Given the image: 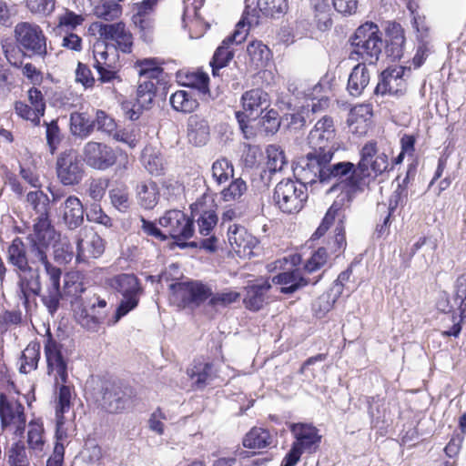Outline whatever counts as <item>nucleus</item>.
Returning <instances> with one entry per match:
<instances>
[{
	"label": "nucleus",
	"mask_w": 466,
	"mask_h": 466,
	"mask_svg": "<svg viewBox=\"0 0 466 466\" xmlns=\"http://www.w3.org/2000/svg\"><path fill=\"white\" fill-rule=\"evenodd\" d=\"M243 117L256 119L269 106L268 94L259 88L245 92L241 97Z\"/></svg>",
	"instance_id": "obj_24"
},
{
	"label": "nucleus",
	"mask_w": 466,
	"mask_h": 466,
	"mask_svg": "<svg viewBox=\"0 0 466 466\" xmlns=\"http://www.w3.org/2000/svg\"><path fill=\"white\" fill-rule=\"evenodd\" d=\"M71 397L72 394L70 388L64 385L63 383L60 386L58 391L56 416H64V414L69 410L71 405Z\"/></svg>",
	"instance_id": "obj_56"
},
{
	"label": "nucleus",
	"mask_w": 466,
	"mask_h": 466,
	"mask_svg": "<svg viewBox=\"0 0 466 466\" xmlns=\"http://www.w3.org/2000/svg\"><path fill=\"white\" fill-rule=\"evenodd\" d=\"M308 141L311 150L299 158L293 167L295 173L297 169H304L303 164L307 163L305 160H322V163L331 161L334 153L339 147L336 139L333 120L326 116L319 120L309 132Z\"/></svg>",
	"instance_id": "obj_3"
},
{
	"label": "nucleus",
	"mask_w": 466,
	"mask_h": 466,
	"mask_svg": "<svg viewBox=\"0 0 466 466\" xmlns=\"http://www.w3.org/2000/svg\"><path fill=\"white\" fill-rule=\"evenodd\" d=\"M107 302L96 295L89 299L86 305L76 312L78 323L87 330L97 331L106 318Z\"/></svg>",
	"instance_id": "obj_12"
},
{
	"label": "nucleus",
	"mask_w": 466,
	"mask_h": 466,
	"mask_svg": "<svg viewBox=\"0 0 466 466\" xmlns=\"http://www.w3.org/2000/svg\"><path fill=\"white\" fill-rule=\"evenodd\" d=\"M84 207L80 199L69 196L59 207L60 217L69 229H75L84 222Z\"/></svg>",
	"instance_id": "obj_26"
},
{
	"label": "nucleus",
	"mask_w": 466,
	"mask_h": 466,
	"mask_svg": "<svg viewBox=\"0 0 466 466\" xmlns=\"http://www.w3.org/2000/svg\"><path fill=\"white\" fill-rule=\"evenodd\" d=\"M45 354L49 374H54L56 383H66L67 380V364L65 360L61 345L49 337L45 344Z\"/></svg>",
	"instance_id": "obj_22"
},
{
	"label": "nucleus",
	"mask_w": 466,
	"mask_h": 466,
	"mask_svg": "<svg viewBox=\"0 0 466 466\" xmlns=\"http://www.w3.org/2000/svg\"><path fill=\"white\" fill-rule=\"evenodd\" d=\"M83 158L88 167L106 170L115 165L116 155L115 150L106 144L89 141L84 146Z\"/></svg>",
	"instance_id": "obj_13"
},
{
	"label": "nucleus",
	"mask_w": 466,
	"mask_h": 466,
	"mask_svg": "<svg viewBox=\"0 0 466 466\" xmlns=\"http://www.w3.org/2000/svg\"><path fill=\"white\" fill-rule=\"evenodd\" d=\"M209 298V306L213 308L227 307L236 302L240 298V294L236 291L218 292L212 294Z\"/></svg>",
	"instance_id": "obj_54"
},
{
	"label": "nucleus",
	"mask_w": 466,
	"mask_h": 466,
	"mask_svg": "<svg viewBox=\"0 0 466 466\" xmlns=\"http://www.w3.org/2000/svg\"><path fill=\"white\" fill-rule=\"evenodd\" d=\"M311 6L315 12V20L320 30H326L332 25L329 17L330 7L328 0H311Z\"/></svg>",
	"instance_id": "obj_44"
},
{
	"label": "nucleus",
	"mask_w": 466,
	"mask_h": 466,
	"mask_svg": "<svg viewBox=\"0 0 466 466\" xmlns=\"http://www.w3.org/2000/svg\"><path fill=\"white\" fill-rule=\"evenodd\" d=\"M247 36V32H241L239 29H236L235 32L226 37L221 45L216 49L213 57L210 61V66L212 67V75L214 76H219V70L228 65V63L234 57V50L232 45L241 44Z\"/></svg>",
	"instance_id": "obj_19"
},
{
	"label": "nucleus",
	"mask_w": 466,
	"mask_h": 466,
	"mask_svg": "<svg viewBox=\"0 0 466 466\" xmlns=\"http://www.w3.org/2000/svg\"><path fill=\"white\" fill-rule=\"evenodd\" d=\"M218 216L214 210L203 211L198 218V230L203 236H208L217 225Z\"/></svg>",
	"instance_id": "obj_53"
},
{
	"label": "nucleus",
	"mask_w": 466,
	"mask_h": 466,
	"mask_svg": "<svg viewBox=\"0 0 466 466\" xmlns=\"http://www.w3.org/2000/svg\"><path fill=\"white\" fill-rule=\"evenodd\" d=\"M3 53L9 62V64L15 67H21L23 66V58L27 56V54L15 42L6 39L2 42Z\"/></svg>",
	"instance_id": "obj_45"
},
{
	"label": "nucleus",
	"mask_w": 466,
	"mask_h": 466,
	"mask_svg": "<svg viewBox=\"0 0 466 466\" xmlns=\"http://www.w3.org/2000/svg\"><path fill=\"white\" fill-rule=\"evenodd\" d=\"M55 238L33 231L27 239V247L20 238H15L7 248V261L20 277L23 293L25 289L35 295L42 290L40 271L43 268L48 277L46 293L43 295L42 301L51 314L59 307L62 298L60 290V279L62 271L54 266L48 259L49 246Z\"/></svg>",
	"instance_id": "obj_1"
},
{
	"label": "nucleus",
	"mask_w": 466,
	"mask_h": 466,
	"mask_svg": "<svg viewBox=\"0 0 466 466\" xmlns=\"http://www.w3.org/2000/svg\"><path fill=\"white\" fill-rule=\"evenodd\" d=\"M290 431L296 439L293 444L303 452H313L319 447L321 436L314 426L296 423L290 426Z\"/></svg>",
	"instance_id": "obj_25"
},
{
	"label": "nucleus",
	"mask_w": 466,
	"mask_h": 466,
	"mask_svg": "<svg viewBox=\"0 0 466 466\" xmlns=\"http://www.w3.org/2000/svg\"><path fill=\"white\" fill-rule=\"evenodd\" d=\"M171 300L181 308L199 307L211 295V289L200 281H177L169 287Z\"/></svg>",
	"instance_id": "obj_8"
},
{
	"label": "nucleus",
	"mask_w": 466,
	"mask_h": 466,
	"mask_svg": "<svg viewBox=\"0 0 466 466\" xmlns=\"http://www.w3.org/2000/svg\"><path fill=\"white\" fill-rule=\"evenodd\" d=\"M189 82L187 84V86L196 89L198 93L207 98L209 96L208 81L209 77L206 73L198 72L187 76Z\"/></svg>",
	"instance_id": "obj_52"
},
{
	"label": "nucleus",
	"mask_w": 466,
	"mask_h": 466,
	"mask_svg": "<svg viewBox=\"0 0 466 466\" xmlns=\"http://www.w3.org/2000/svg\"><path fill=\"white\" fill-rule=\"evenodd\" d=\"M167 237L174 239H188L193 236V222L182 211H167L158 220Z\"/></svg>",
	"instance_id": "obj_11"
},
{
	"label": "nucleus",
	"mask_w": 466,
	"mask_h": 466,
	"mask_svg": "<svg viewBox=\"0 0 466 466\" xmlns=\"http://www.w3.org/2000/svg\"><path fill=\"white\" fill-rule=\"evenodd\" d=\"M170 104L176 111L191 113L198 106L193 90H178L170 96Z\"/></svg>",
	"instance_id": "obj_34"
},
{
	"label": "nucleus",
	"mask_w": 466,
	"mask_h": 466,
	"mask_svg": "<svg viewBox=\"0 0 466 466\" xmlns=\"http://www.w3.org/2000/svg\"><path fill=\"white\" fill-rule=\"evenodd\" d=\"M294 176L296 180H281L274 189L273 201L286 214H295L302 209L308 199L306 185L314 183L303 181L295 172Z\"/></svg>",
	"instance_id": "obj_6"
},
{
	"label": "nucleus",
	"mask_w": 466,
	"mask_h": 466,
	"mask_svg": "<svg viewBox=\"0 0 466 466\" xmlns=\"http://www.w3.org/2000/svg\"><path fill=\"white\" fill-rule=\"evenodd\" d=\"M259 11L266 16L279 18L289 9L288 0H258Z\"/></svg>",
	"instance_id": "obj_42"
},
{
	"label": "nucleus",
	"mask_w": 466,
	"mask_h": 466,
	"mask_svg": "<svg viewBox=\"0 0 466 466\" xmlns=\"http://www.w3.org/2000/svg\"><path fill=\"white\" fill-rule=\"evenodd\" d=\"M122 11L121 5L115 0H99L94 8L95 15L106 21L117 19Z\"/></svg>",
	"instance_id": "obj_37"
},
{
	"label": "nucleus",
	"mask_w": 466,
	"mask_h": 466,
	"mask_svg": "<svg viewBox=\"0 0 466 466\" xmlns=\"http://www.w3.org/2000/svg\"><path fill=\"white\" fill-rule=\"evenodd\" d=\"M109 285L122 296L114 317L107 322V325L111 326L137 307L143 289L139 279L134 274L128 273L114 276L109 279Z\"/></svg>",
	"instance_id": "obj_5"
},
{
	"label": "nucleus",
	"mask_w": 466,
	"mask_h": 466,
	"mask_svg": "<svg viewBox=\"0 0 466 466\" xmlns=\"http://www.w3.org/2000/svg\"><path fill=\"white\" fill-rule=\"evenodd\" d=\"M370 80V72L364 63H359L351 70L347 85V91L354 97L360 96Z\"/></svg>",
	"instance_id": "obj_28"
},
{
	"label": "nucleus",
	"mask_w": 466,
	"mask_h": 466,
	"mask_svg": "<svg viewBox=\"0 0 466 466\" xmlns=\"http://www.w3.org/2000/svg\"><path fill=\"white\" fill-rule=\"evenodd\" d=\"M26 201L28 207L34 210V216H35L33 218V231L55 238L56 230L51 226L48 218L50 203L48 196L41 190L30 191L26 195Z\"/></svg>",
	"instance_id": "obj_9"
},
{
	"label": "nucleus",
	"mask_w": 466,
	"mask_h": 466,
	"mask_svg": "<svg viewBox=\"0 0 466 466\" xmlns=\"http://www.w3.org/2000/svg\"><path fill=\"white\" fill-rule=\"evenodd\" d=\"M271 281L272 283L282 285L280 289L281 293H293L309 284V280L301 275L298 268L274 276Z\"/></svg>",
	"instance_id": "obj_31"
},
{
	"label": "nucleus",
	"mask_w": 466,
	"mask_h": 466,
	"mask_svg": "<svg viewBox=\"0 0 466 466\" xmlns=\"http://www.w3.org/2000/svg\"><path fill=\"white\" fill-rule=\"evenodd\" d=\"M408 198V189L403 185H397V187L393 191L390 201L389 206L386 208L385 204H379L378 209L380 211L388 210L387 216L383 218V224L379 226L377 230L380 234H383L386 231L388 225L390 224V219L392 212L399 207L404 204Z\"/></svg>",
	"instance_id": "obj_32"
},
{
	"label": "nucleus",
	"mask_w": 466,
	"mask_h": 466,
	"mask_svg": "<svg viewBox=\"0 0 466 466\" xmlns=\"http://www.w3.org/2000/svg\"><path fill=\"white\" fill-rule=\"evenodd\" d=\"M131 390L116 384H110L104 388L101 406L110 413H118L128 408L131 404Z\"/></svg>",
	"instance_id": "obj_20"
},
{
	"label": "nucleus",
	"mask_w": 466,
	"mask_h": 466,
	"mask_svg": "<svg viewBox=\"0 0 466 466\" xmlns=\"http://www.w3.org/2000/svg\"><path fill=\"white\" fill-rule=\"evenodd\" d=\"M187 373L193 385L199 390L204 389L208 385H211L217 380L224 381L220 376V369L212 362H206L200 360H194L192 365L187 369Z\"/></svg>",
	"instance_id": "obj_21"
},
{
	"label": "nucleus",
	"mask_w": 466,
	"mask_h": 466,
	"mask_svg": "<svg viewBox=\"0 0 466 466\" xmlns=\"http://www.w3.org/2000/svg\"><path fill=\"white\" fill-rule=\"evenodd\" d=\"M228 241L232 250L239 257L247 258L253 254L257 239L247 229L238 225H230L228 229Z\"/></svg>",
	"instance_id": "obj_23"
},
{
	"label": "nucleus",
	"mask_w": 466,
	"mask_h": 466,
	"mask_svg": "<svg viewBox=\"0 0 466 466\" xmlns=\"http://www.w3.org/2000/svg\"><path fill=\"white\" fill-rule=\"evenodd\" d=\"M271 289L269 279H257L246 287L244 304L253 311L259 310L268 300V292Z\"/></svg>",
	"instance_id": "obj_27"
},
{
	"label": "nucleus",
	"mask_w": 466,
	"mask_h": 466,
	"mask_svg": "<svg viewBox=\"0 0 466 466\" xmlns=\"http://www.w3.org/2000/svg\"><path fill=\"white\" fill-rule=\"evenodd\" d=\"M27 97L30 106L25 102L16 101L15 111L23 119L31 121L35 126H39L40 118L46 111L45 97L42 92L35 87H31L28 90Z\"/></svg>",
	"instance_id": "obj_18"
},
{
	"label": "nucleus",
	"mask_w": 466,
	"mask_h": 466,
	"mask_svg": "<svg viewBox=\"0 0 466 466\" xmlns=\"http://www.w3.org/2000/svg\"><path fill=\"white\" fill-rule=\"evenodd\" d=\"M40 357V345L38 343H30L23 350L21 357L20 372L28 373L37 368Z\"/></svg>",
	"instance_id": "obj_43"
},
{
	"label": "nucleus",
	"mask_w": 466,
	"mask_h": 466,
	"mask_svg": "<svg viewBox=\"0 0 466 466\" xmlns=\"http://www.w3.org/2000/svg\"><path fill=\"white\" fill-rule=\"evenodd\" d=\"M352 50L350 54L351 60H362L370 65L375 64L384 46L382 34L379 26L372 22L360 25L350 37Z\"/></svg>",
	"instance_id": "obj_4"
},
{
	"label": "nucleus",
	"mask_w": 466,
	"mask_h": 466,
	"mask_svg": "<svg viewBox=\"0 0 466 466\" xmlns=\"http://www.w3.org/2000/svg\"><path fill=\"white\" fill-rule=\"evenodd\" d=\"M453 302L457 305L460 320L466 318V276L457 278L454 283Z\"/></svg>",
	"instance_id": "obj_46"
},
{
	"label": "nucleus",
	"mask_w": 466,
	"mask_h": 466,
	"mask_svg": "<svg viewBox=\"0 0 466 466\" xmlns=\"http://www.w3.org/2000/svg\"><path fill=\"white\" fill-rule=\"evenodd\" d=\"M267 168L273 174L281 171L288 164L284 150L278 145H269L266 149Z\"/></svg>",
	"instance_id": "obj_41"
},
{
	"label": "nucleus",
	"mask_w": 466,
	"mask_h": 466,
	"mask_svg": "<svg viewBox=\"0 0 466 466\" xmlns=\"http://www.w3.org/2000/svg\"><path fill=\"white\" fill-rule=\"evenodd\" d=\"M14 36L28 57L37 56L44 59L48 55L47 38L40 25L20 22L15 26Z\"/></svg>",
	"instance_id": "obj_7"
},
{
	"label": "nucleus",
	"mask_w": 466,
	"mask_h": 466,
	"mask_svg": "<svg viewBox=\"0 0 466 466\" xmlns=\"http://www.w3.org/2000/svg\"><path fill=\"white\" fill-rule=\"evenodd\" d=\"M140 221L141 229L144 234L153 237L159 241H165L167 239L165 230L159 229L154 222L147 220L144 218H141Z\"/></svg>",
	"instance_id": "obj_63"
},
{
	"label": "nucleus",
	"mask_w": 466,
	"mask_h": 466,
	"mask_svg": "<svg viewBox=\"0 0 466 466\" xmlns=\"http://www.w3.org/2000/svg\"><path fill=\"white\" fill-rule=\"evenodd\" d=\"M132 21L134 25L139 29L144 39L147 41L150 38V34L155 26L154 15H133Z\"/></svg>",
	"instance_id": "obj_59"
},
{
	"label": "nucleus",
	"mask_w": 466,
	"mask_h": 466,
	"mask_svg": "<svg viewBox=\"0 0 466 466\" xmlns=\"http://www.w3.org/2000/svg\"><path fill=\"white\" fill-rule=\"evenodd\" d=\"M111 47L105 41L96 42L93 47L94 67L115 65L117 55L116 52L109 53Z\"/></svg>",
	"instance_id": "obj_40"
},
{
	"label": "nucleus",
	"mask_w": 466,
	"mask_h": 466,
	"mask_svg": "<svg viewBox=\"0 0 466 466\" xmlns=\"http://www.w3.org/2000/svg\"><path fill=\"white\" fill-rule=\"evenodd\" d=\"M273 436L263 428L254 427L244 437L243 445L248 449H264L271 446Z\"/></svg>",
	"instance_id": "obj_35"
},
{
	"label": "nucleus",
	"mask_w": 466,
	"mask_h": 466,
	"mask_svg": "<svg viewBox=\"0 0 466 466\" xmlns=\"http://www.w3.org/2000/svg\"><path fill=\"white\" fill-rule=\"evenodd\" d=\"M187 138L195 146L205 145L209 138L208 121L198 115L190 116L187 121Z\"/></svg>",
	"instance_id": "obj_30"
},
{
	"label": "nucleus",
	"mask_w": 466,
	"mask_h": 466,
	"mask_svg": "<svg viewBox=\"0 0 466 466\" xmlns=\"http://www.w3.org/2000/svg\"><path fill=\"white\" fill-rule=\"evenodd\" d=\"M405 38L402 34H397L386 46V52L393 59H400L403 55V44Z\"/></svg>",
	"instance_id": "obj_62"
},
{
	"label": "nucleus",
	"mask_w": 466,
	"mask_h": 466,
	"mask_svg": "<svg viewBox=\"0 0 466 466\" xmlns=\"http://www.w3.org/2000/svg\"><path fill=\"white\" fill-rule=\"evenodd\" d=\"M156 96V86L151 80H139L137 102L141 108H148Z\"/></svg>",
	"instance_id": "obj_47"
},
{
	"label": "nucleus",
	"mask_w": 466,
	"mask_h": 466,
	"mask_svg": "<svg viewBox=\"0 0 466 466\" xmlns=\"http://www.w3.org/2000/svg\"><path fill=\"white\" fill-rule=\"evenodd\" d=\"M306 161L304 169L296 170L300 179L305 182H334L329 191L341 189L348 196L363 192L371 177H377L389 168V157L384 152H379L375 141L363 145L357 165L350 161L334 164L315 159Z\"/></svg>",
	"instance_id": "obj_2"
},
{
	"label": "nucleus",
	"mask_w": 466,
	"mask_h": 466,
	"mask_svg": "<svg viewBox=\"0 0 466 466\" xmlns=\"http://www.w3.org/2000/svg\"><path fill=\"white\" fill-rule=\"evenodd\" d=\"M142 159L147 171L152 175H160L164 169L163 158L151 149L146 148Z\"/></svg>",
	"instance_id": "obj_49"
},
{
	"label": "nucleus",
	"mask_w": 466,
	"mask_h": 466,
	"mask_svg": "<svg viewBox=\"0 0 466 466\" xmlns=\"http://www.w3.org/2000/svg\"><path fill=\"white\" fill-rule=\"evenodd\" d=\"M135 68L139 76V80L158 79L163 73V68L157 58H144L136 61Z\"/></svg>",
	"instance_id": "obj_36"
},
{
	"label": "nucleus",
	"mask_w": 466,
	"mask_h": 466,
	"mask_svg": "<svg viewBox=\"0 0 466 466\" xmlns=\"http://www.w3.org/2000/svg\"><path fill=\"white\" fill-rule=\"evenodd\" d=\"M137 195L139 205L145 209H152L159 199L157 185L153 181H145L137 185Z\"/></svg>",
	"instance_id": "obj_33"
},
{
	"label": "nucleus",
	"mask_w": 466,
	"mask_h": 466,
	"mask_svg": "<svg viewBox=\"0 0 466 466\" xmlns=\"http://www.w3.org/2000/svg\"><path fill=\"white\" fill-rule=\"evenodd\" d=\"M56 172L64 185L78 184L84 176V168L76 152L69 150L62 153L56 161Z\"/></svg>",
	"instance_id": "obj_16"
},
{
	"label": "nucleus",
	"mask_w": 466,
	"mask_h": 466,
	"mask_svg": "<svg viewBox=\"0 0 466 466\" xmlns=\"http://www.w3.org/2000/svg\"><path fill=\"white\" fill-rule=\"evenodd\" d=\"M368 413L372 424H377L384 416L382 401L376 397H370L368 400Z\"/></svg>",
	"instance_id": "obj_60"
},
{
	"label": "nucleus",
	"mask_w": 466,
	"mask_h": 466,
	"mask_svg": "<svg viewBox=\"0 0 466 466\" xmlns=\"http://www.w3.org/2000/svg\"><path fill=\"white\" fill-rule=\"evenodd\" d=\"M26 6L33 14L50 15L56 7V0H26Z\"/></svg>",
	"instance_id": "obj_58"
},
{
	"label": "nucleus",
	"mask_w": 466,
	"mask_h": 466,
	"mask_svg": "<svg viewBox=\"0 0 466 466\" xmlns=\"http://www.w3.org/2000/svg\"><path fill=\"white\" fill-rule=\"evenodd\" d=\"M328 259V251L326 248H319L316 250L311 257L307 260L304 265V270L311 273L319 269L324 266Z\"/></svg>",
	"instance_id": "obj_55"
},
{
	"label": "nucleus",
	"mask_w": 466,
	"mask_h": 466,
	"mask_svg": "<svg viewBox=\"0 0 466 466\" xmlns=\"http://www.w3.org/2000/svg\"><path fill=\"white\" fill-rule=\"evenodd\" d=\"M247 188V184L243 179L236 178L221 191L222 198L225 201L239 199L246 193Z\"/></svg>",
	"instance_id": "obj_50"
},
{
	"label": "nucleus",
	"mask_w": 466,
	"mask_h": 466,
	"mask_svg": "<svg viewBox=\"0 0 466 466\" xmlns=\"http://www.w3.org/2000/svg\"><path fill=\"white\" fill-rule=\"evenodd\" d=\"M261 156L260 148L257 146H252L250 144H245L244 149L242 153V160L246 167H254L258 157Z\"/></svg>",
	"instance_id": "obj_64"
},
{
	"label": "nucleus",
	"mask_w": 466,
	"mask_h": 466,
	"mask_svg": "<svg viewBox=\"0 0 466 466\" xmlns=\"http://www.w3.org/2000/svg\"><path fill=\"white\" fill-rule=\"evenodd\" d=\"M346 247V238L342 221H339L335 229L334 239L329 243V249L331 253H340Z\"/></svg>",
	"instance_id": "obj_61"
},
{
	"label": "nucleus",
	"mask_w": 466,
	"mask_h": 466,
	"mask_svg": "<svg viewBox=\"0 0 466 466\" xmlns=\"http://www.w3.org/2000/svg\"><path fill=\"white\" fill-rule=\"evenodd\" d=\"M111 204L120 212H126L130 207L129 195L125 187H116L109 191Z\"/></svg>",
	"instance_id": "obj_51"
},
{
	"label": "nucleus",
	"mask_w": 466,
	"mask_h": 466,
	"mask_svg": "<svg viewBox=\"0 0 466 466\" xmlns=\"http://www.w3.org/2000/svg\"><path fill=\"white\" fill-rule=\"evenodd\" d=\"M86 16L87 15L85 11L79 10L75 12L68 7H63L56 15L57 24L55 30L59 33L73 32L84 24Z\"/></svg>",
	"instance_id": "obj_29"
},
{
	"label": "nucleus",
	"mask_w": 466,
	"mask_h": 466,
	"mask_svg": "<svg viewBox=\"0 0 466 466\" xmlns=\"http://www.w3.org/2000/svg\"><path fill=\"white\" fill-rule=\"evenodd\" d=\"M95 122V127L97 130L113 135L116 130V121L104 111H97Z\"/></svg>",
	"instance_id": "obj_57"
},
{
	"label": "nucleus",
	"mask_w": 466,
	"mask_h": 466,
	"mask_svg": "<svg viewBox=\"0 0 466 466\" xmlns=\"http://www.w3.org/2000/svg\"><path fill=\"white\" fill-rule=\"evenodd\" d=\"M76 260L80 262L100 257L105 245L102 238L93 228L86 227L76 236Z\"/></svg>",
	"instance_id": "obj_15"
},
{
	"label": "nucleus",
	"mask_w": 466,
	"mask_h": 466,
	"mask_svg": "<svg viewBox=\"0 0 466 466\" xmlns=\"http://www.w3.org/2000/svg\"><path fill=\"white\" fill-rule=\"evenodd\" d=\"M100 37L113 49L125 54L132 52L133 35L123 22L99 25Z\"/></svg>",
	"instance_id": "obj_10"
},
{
	"label": "nucleus",
	"mask_w": 466,
	"mask_h": 466,
	"mask_svg": "<svg viewBox=\"0 0 466 466\" xmlns=\"http://www.w3.org/2000/svg\"><path fill=\"white\" fill-rule=\"evenodd\" d=\"M410 74V68L395 66L384 70L378 83L375 93L385 95H401L406 90V79Z\"/></svg>",
	"instance_id": "obj_17"
},
{
	"label": "nucleus",
	"mask_w": 466,
	"mask_h": 466,
	"mask_svg": "<svg viewBox=\"0 0 466 466\" xmlns=\"http://www.w3.org/2000/svg\"><path fill=\"white\" fill-rule=\"evenodd\" d=\"M71 130L75 135L87 137L95 128V122L86 113L74 112L70 116Z\"/></svg>",
	"instance_id": "obj_39"
},
{
	"label": "nucleus",
	"mask_w": 466,
	"mask_h": 466,
	"mask_svg": "<svg viewBox=\"0 0 466 466\" xmlns=\"http://www.w3.org/2000/svg\"><path fill=\"white\" fill-rule=\"evenodd\" d=\"M247 53L250 62L258 67L264 66L271 56L269 48L261 41L257 40L248 45Z\"/></svg>",
	"instance_id": "obj_38"
},
{
	"label": "nucleus",
	"mask_w": 466,
	"mask_h": 466,
	"mask_svg": "<svg viewBox=\"0 0 466 466\" xmlns=\"http://www.w3.org/2000/svg\"><path fill=\"white\" fill-rule=\"evenodd\" d=\"M0 419L2 427L14 426L15 433L21 436L25 431V416L24 406L15 398L0 394Z\"/></svg>",
	"instance_id": "obj_14"
},
{
	"label": "nucleus",
	"mask_w": 466,
	"mask_h": 466,
	"mask_svg": "<svg viewBox=\"0 0 466 466\" xmlns=\"http://www.w3.org/2000/svg\"><path fill=\"white\" fill-rule=\"evenodd\" d=\"M211 172L215 181L218 184H222L233 177L234 168L227 158L222 157L213 163Z\"/></svg>",
	"instance_id": "obj_48"
}]
</instances>
